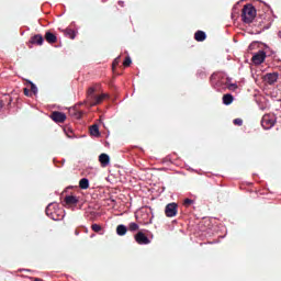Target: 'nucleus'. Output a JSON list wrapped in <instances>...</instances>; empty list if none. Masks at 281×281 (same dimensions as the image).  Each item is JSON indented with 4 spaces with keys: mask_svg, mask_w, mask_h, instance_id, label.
Wrapping results in <instances>:
<instances>
[{
    "mask_svg": "<svg viewBox=\"0 0 281 281\" xmlns=\"http://www.w3.org/2000/svg\"><path fill=\"white\" fill-rule=\"evenodd\" d=\"M29 43L31 45H38V46H41V45H43V43H45V38H43V35L36 34V35H34V36H32L30 38Z\"/></svg>",
    "mask_w": 281,
    "mask_h": 281,
    "instance_id": "11",
    "label": "nucleus"
},
{
    "mask_svg": "<svg viewBox=\"0 0 281 281\" xmlns=\"http://www.w3.org/2000/svg\"><path fill=\"white\" fill-rule=\"evenodd\" d=\"M228 89H229L231 91H234V89H238V86H236L235 83H231V85L228 86Z\"/></svg>",
    "mask_w": 281,
    "mask_h": 281,
    "instance_id": "29",
    "label": "nucleus"
},
{
    "mask_svg": "<svg viewBox=\"0 0 281 281\" xmlns=\"http://www.w3.org/2000/svg\"><path fill=\"white\" fill-rule=\"evenodd\" d=\"M233 123L235 124V126H243V119H235Z\"/></svg>",
    "mask_w": 281,
    "mask_h": 281,
    "instance_id": "27",
    "label": "nucleus"
},
{
    "mask_svg": "<svg viewBox=\"0 0 281 281\" xmlns=\"http://www.w3.org/2000/svg\"><path fill=\"white\" fill-rule=\"evenodd\" d=\"M265 58H267V53L265 50H259L251 58L254 65H262L265 63Z\"/></svg>",
    "mask_w": 281,
    "mask_h": 281,
    "instance_id": "8",
    "label": "nucleus"
},
{
    "mask_svg": "<svg viewBox=\"0 0 281 281\" xmlns=\"http://www.w3.org/2000/svg\"><path fill=\"white\" fill-rule=\"evenodd\" d=\"M90 135H92L93 137H100V127L98 126V124H94L90 127Z\"/></svg>",
    "mask_w": 281,
    "mask_h": 281,
    "instance_id": "18",
    "label": "nucleus"
},
{
    "mask_svg": "<svg viewBox=\"0 0 281 281\" xmlns=\"http://www.w3.org/2000/svg\"><path fill=\"white\" fill-rule=\"evenodd\" d=\"M194 38L198 41V43H203V41L207 38V35L203 31H198L194 34Z\"/></svg>",
    "mask_w": 281,
    "mask_h": 281,
    "instance_id": "14",
    "label": "nucleus"
},
{
    "mask_svg": "<svg viewBox=\"0 0 281 281\" xmlns=\"http://www.w3.org/2000/svg\"><path fill=\"white\" fill-rule=\"evenodd\" d=\"M79 201L80 200L76 195H66L64 199V203H66L68 207H76Z\"/></svg>",
    "mask_w": 281,
    "mask_h": 281,
    "instance_id": "10",
    "label": "nucleus"
},
{
    "mask_svg": "<svg viewBox=\"0 0 281 281\" xmlns=\"http://www.w3.org/2000/svg\"><path fill=\"white\" fill-rule=\"evenodd\" d=\"M50 119L53 120V122L63 124L65 120H67V115L63 112L55 111L50 114Z\"/></svg>",
    "mask_w": 281,
    "mask_h": 281,
    "instance_id": "9",
    "label": "nucleus"
},
{
    "mask_svg": "<svg viewBox=\"0 0 281 281\" xmlns=\"http://www.w3.org/2000/svg\"><path fill=\"white\" fill-rule=\"evenodd\" d=\"M278 78H280V74L268 72L263 76V82H267V85H276V82H278Z\"/></svg>",
    "mask_w": 281,
    "mask_h": 281,
    "instance_id": "6",
    "label": "nucleus"
},
{
    "mask_svg": "<svg viewBox=\"0 0 281 281\" xmlns=\"http://www.w3.org/2000/svg\"><path fill=\"white\" fill-rule=\"evenodd\" d=\"M134 240L137 243V245H150V239L148 238V236H146V234L142 232H138L134 236Z\"/></svg>",
    "mask_w": 281,
    "mask_h": 281,
    "instance_id": "7",
    "label": "nucleus"
},
{
    "mask_svg": "<svg viewBox=\"0 0 281 281\" xmlns=\"http://www.w3.org/2000/svg\"><path fill=\"white\" fill-rule=\"evenodd\" d=\"M126 232H128V228L124 224H120L116 227V234L117 236H126Z\"/></svg>",
    "mask_w": 281,
    "mask_h": 281,
    "instance_id": "15",
    "label": "nucleus"
},
{
    "mask_svg": "<svg viewBox=\"0 0 281 281\" xmlns=\"http://www.w3.org/2000/svg\"><path fill=\"white\" fill-rule=\"evenodd\" d=\"M79 188H80L81 190H89V179L82 178V179L79 181Z\"/></svg>",
    "mask_w": 281,
    "mask_h": 281,
    "instance_id": "19",
    "label": "nucleus"
},
{
    "mask_svg": "<svg viewBox=\"0 0 281 281\" xmlns=\"http://www.w3.org/2000/svg\"><path fill=\"white\" fill-rule=\"evenodd\" d=\"M99 161H100L102 168H106V166H109V164H111V158L106 154H101L99 156Z\"/></svg>",
    "mask_w": 281,
    "mask_h": 281,
    "instance_id": "13",
    "label": "nucleus"
},
{
    "mask_svg": "<svg viewBox=\"0 0 281 281\" xmlns=\"http://www.w3.org/2000/svg\"><path fill=\"white\" fill-rule=\"evenodd\" d=\"M3 101L0 100V111L3 109Z\"/></svg>",
    "mask_w": 281,
    "mask_h": 281,
    "instance_id": "30",
    "label": "nucleus"
},
{
    "mask_svg": "<svg viewBox=\"0 0 281 281\" xmlns=\"http://www.w3.org/2000/svg\"><path fill=\"white\" fill-rule=\"evenodd\" d=\"M46 215H48V217L52 218L53 221H60L65 216L58 203H55V202L49 203L47 205Z\"/></svg>",
    "mask_w": 281,
    "mask_h": 281,
    "instance_id": "2",
    "label": "nucleus"
},
{
    "mask_svg": "<svg viewBox=\"0 0 281 281\" xmlns=\"http://www.w3.org/2000/svg\"><path fill=\"white\" fill-rule=\"evenodd\" d=\"M27 82L31 86V92H33L34 95H36V93H38V88H36V85H34L32 81H27Z\"/></svg>",
    "mask_w": 281,
    "mask_h": 281,
    "instance_id": "23",
    "label": "nucleus"
},
{
    "mask_svg": "<svg viewBox=\"0 0 281 281\" xmlns=\"http://www.w3.org/2000/svg\"><path fill=\"white\" fill-rule=\"evenodd\" d=\"M44 38L47 43H49V45H54V43H58V37H56V35L49 31L45 33Z\"/></svg>",
    "mask_w": 281,
    "mask_h": 281,
    "instance_id": "12",
    "label": "nucleus"
},
{
    "mask_svg": "<svg viewBox=\"0 0 281 281\" xmlns=\"http://www.w3.org/2000/svg\"><path fill=\"white\" fill-rule=\"evenodd\" d=\"M65 35L68 36V38H71V41H74V38H76V31L71 29H66Z\"/></svg>",
    "mask_w": 281,
    "mask_h": 281,
    "instance_id": "20",
    "label": "nucleus"
},
{
    "mask_svg": "<svg viewBox=\"0 0 281 281\" xmlns=\"http://www.w3.org/2000/svg\"><path fill=\"white\" fill-rule=\"evenodd\" d=\"M128 231L130 232H138L139 231V225L135 222H132L128 224Z\"/></svg>",
    "mask_w": 281,
    "mask_h": 281,
    "instance_id": "21",
    "label": "nucleus"
},
{
    "mask_svg": "<svg viewBox=\"0 0 281 281\" xmlns=\"http://www.w3.org/2000/svg\"><path fill=\"white\" fill-rule=\"evenodd\" d=\"M23 91H24V95H26L27 98L32 97V93L30 92V89L24 88Z\"/></svg>",
    "mask_w": 281,
    "mask_h": 281,
    "instance_id": "28",
    "label": "nucleus"
},
{
    "mask_svg": "<svg viewBox=\"0 0 281 281\" xmlns=\"http://www.w3.org/2000/svg\"><path fill=\"white\" fill-rule=\"evenodd\" d=\"M261 126L265 131H269V128H273L276 126V119L273 116L266 114L261 119Z\"/></svg>",
    "mask_w": 281,
    "mask_h": 281,
    "instance_id": "5",
    "label": "nucleus"
},
{
    "mask_svg": "<svg viewBox=\"0 0 281 281\" xmlns=\"http://www.w3.org/2000/svg\"><path fill=\"white\" fill-rule=\"evenodd\" d=\"M106 98H109V94L106 93L95 95V88L93 87L88 89L87 99H88V102L90 103V106H98V104H102V102H104Z\"/></svg>",
    "mask_w": 281,
    "mask_h": 281,
    "instance_id": "1",
    "label": "nucleus"
},
{
    "mask_svg": "<svg viewBox=\"0 0 281 281\" xmlns=\"http://www.w3.org/2000/svg\"><path fill=\"white\" fill-rule=\"evenodd\" d=\"M91 229L92 232H95V234H100L102 226H100L99 224H92Z\"/></svg>",
    "mask_w": 281,
    "mask_h": 281,
    "instance_id": "22",
    "label": "nucleus"
},
{
    "mask_svg": "<svg viewBox=\"0 0 281 281\" xmlns=\"http://www.w3.org/2000/svg\"><path fill=\"white\" fill-rule=\"evenodd\" d=\"M117 65H120V57H116L112 63V69L115 71Z\"/></svg>",
    "mask_w": 281,
    "mask_h": 281,
    "instance_id": "24",
    "label": "nucleus"
},
{
    "mask_svg": "<svg viewBox=\"0 0 281 281\" xmlns=\"http://www.w3.org/2000/svg\"><path fill=\"white\" fill-rule=\"evenodd\" d=\"M179 211V204L172 202L166 205L165 207V215L167 218H175Z\"/></svg>",
    "mask_w": 281,
    "mask_h": 281,
    "instance_id": "4",
    "label": "nucleus"
},
{
    "mask_svg": "<svg viewBox=\"0 0 281 281\" xmlns=\"http://www.w3.org/2000/svg\"><path fill=\"white\" fill-rule=\"evenodd\" d=\"M256 7L254 4H245L241 9V21L244 23H254V19H256Z\"/></svg>",
    "mask_w": 281,
    "mask_h": 281,
    "instance_id": "3",
    "label": "nucleus"
},
{
    "mask_svg": "<svg viewBox=\"0 0 281 281\" xmlns=\"http://www.w3.org/2000/svg\"><path fill=\"white\" fill-rule=\"evenodd\" d=\"M192 203H194L193 200L190 199H186L183 202L184 207H190L192 205Z\"/></svg>",
    "mask_w": 281,
    "mask_h": 281,
    "instance_id": "25",
    "label": "nucleus"
},
{
    "mask_svg": "<svg viewBox=\"0 0 281 281\" xmlns=\"http://www.w3.org/2000/svg\"><path fill=\"white\" fill-rule=\"evenodd\" d=\"M279 36H280V38H281V31L279 32Z\"/></svg>",
    "mask_w": 281,
    "mask_h": 281,
    "instance_id": "31",
    "label": "nucleus"
},
{
    "mask_svg": "<svg viewBox=\"0 0 281 281\" xmlns=\"http://www.w3.org/2000/svg\"><path fill=\"white\" fill-rule=\"evenodd\" d=\"M232 102H234V95H232L231 93L223 95V104H225L226 106H229Z\"/></svg>",
    "mask_w": 281,
    "mask_h": 281,
    "instance_id": "16",
    "label": "nucleus"
},
{
    "mask_svg": "<svg viewBox=\"0 0 281 281\" xmlns=\"http://www.w3.org/2000/svg\"><path fill=\"white\" fill-rule=\"evenodd\" d=\"M133 63V60H131V58L127 56L126 58H125V60L123 61V65L125 66V67H131V64Z\"/></svg>",
    "mask_w": 281,
    "mask_h": 281,
    "instance_id": "26",
    "label": "nucleus"
},
{
    "mask_svg": "<svg viewBox=\"0 0 281 281\" xmlns=\"http://www.w3.org/2000/svg\"><path fill=\"white\" fill-rule=\"evenodd\" d=\"M69 114L72 116V117H76V120H80V117H82V112L81 111H78V109L76 108H71L69 110Z\"/></svg>",
    "mask_w": 281,
    "mask_h": 281,
    "instance_id": "17",
    "label": "nucleus"
}]
</instances>
